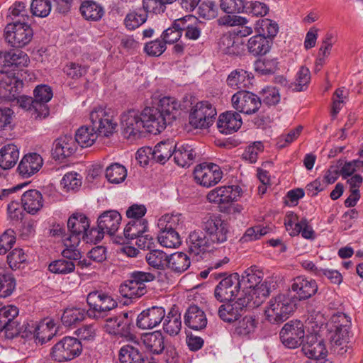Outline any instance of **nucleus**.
<instances>
[{"label": "nucleus", "mask_w": 363, "mask_h": 363, "mask_svg": "<svg viewBox=\"0 0 363 363\" xmlns=\"http://www.w3.org/2000/svg\"><path fill=\"white\" fill-rule=\"evenodd\" d=\"M86 312L82 308H67L65 310L61 320L64 325L71 327L81 321H82Z\"/></svg>", "instance_id": "nucleus-53"}, {"label": "nucleus", "mask_w": 363, "mask_h": 363, "mask_svg": "<svg viewBox=\"0 0 363 363\" xmlns=\"http://www.w3.org/2000/svg\"><path fill=\"white\" fill-rule=\"evenodd\" d=\"M194 177L196 183L209 188L221 180L223 172L220 167L214 163H202L196 166Z\"/></svg>", "instance_id": "nucleus-11"}, {"label": "nucleus", "mask_w": 363, "mask_h": 363, "mask_svg": "<svg viewBox=\"0 0 363 363\" xmlns=\"http://www.w3.org/2000/svg\"><path fill=\"white\" fill-rule=\"evenodd\" d=\"M253 78L251 72L242 69H236L228 74L226 83L230 88L242 91L250 87Z\"/></svg>", "instance_id": "nucleus-29"}, {"label": "nucleus", "mask_w": 363, "mask_h": 363, "mask_svg": "<svg viewBox=\"0 0 363 363\" xmlns=\"http://www.w3.org/2000/svg\"><path fill=\"white\" fill-rule=\"evenodd\" d=\"M121 221V214L114 210L106 211L98 218V227L110 235H113L118 230Z\"/></svg>", "instance_id": "nucleus-30"}, {"label": "nucleus", "mask_w": 363, "mask_h": 363, "mask_svg": "<svg viewBox=\"0 0 363 363\" xmlns=\"http://www.w3.org/2000/svg\"><path fill=\"white\" fill-rule=\"evenodd\" d=\"M231 101L233 108L240 113H255L262 104L257 95L245 90L233 94Z\"/></svg>", "instance_id": "nucleus-14"}, {"label": "nucleus", "mask_w": 363, "mask_h": 363, "mask_svg": "<svg viewBox=\"0 0 363 363\" xmlns=\"http://www.w3.org/2000/svg\"><path fill=\"white\" fill-rule=\"evenodd\" d=\"M34 98L28 96H19L16 105L22 111L32 113H48V102L52 98V89L45 84L37 86L33 91Z\"/></svg>", "instance_id": "nucleus-1"}, {"label": "nucleus", "mask_w": 363, "mask_h": 363, "mask_svg": "<svg viewBox=\"0 0 363 363\" xmlns=\"http://www.w3.org/2000/svg\"><path fill=\"white\" fill-rule=\"evenodd\" d=\"M247 46L248 52L254 56L264 55L269 51L271 42L267 38L257 33L248 40Z\"/></svg>", "instance_id": "nucleus-42"}, {"label": "nucleus", "mask_w": 363, "mask_h": 363, "mask_svg": "<svg viewBox=\"0 0 363 363\" xmlns=\"http://www.w3.org/2000/svg\"><path fill=\"white\" fill-rule=\"evenodd\" d=\"M257 321L252 316H245L239 321L235 329V334L240 337H247L255 332Z\"/></svg>", "instance_id": "nucleus-56"}, {"label": "nucleus", "mask_w": 363, "mask_h": 363, "mask_svg": "<svg viewBox=\"0 0 363 363\" xmlns=\"http://www.w3.org/2000/svg\"><path fill=\"white\" fill-rule=\"evenodd\" d=\"M302 351L307 357L315 360L325 357L328 353L323 340L315 334L306 335L302 343Z\"/></svg>", "instance_id": "nucleus-22"}, {"label": "nucleus", "mask_w": 363, "mask_h": 363, "mask_svg": "<svg viewBox=\"0 0 363 363\" xmlns=\"http://www.w3.org/2000/svg\"><path fill=\"white\" fill-rule=\"evenodd\" d=\"M251 296L242 297V295L238 300L226 301L225 303L222 304L218 311L219 318L224 322L233 323L238 320L243 314L245 308L250 306V299Z\"/></svg>", "instance_id": "nucleus-13"}, {"label": "nucleus", "mask_w": 363, "mask_h": 363, "mask_svg": "<svg viewBox=\"0 0 363 363\" xmlns=\"http://www.w3.org/2000/svg\"><path fill=\"white\" fill-rule=\"evenodd\" d=\"M207 318L205 312L196 305H191L184 314V323L189 328L200 330L206 327Z\"/></svg>", "instance_id": "nucleus-28"}, {"label": "nucleus", "mask_w": 363, "mask_h": 363, "mask_svg": "<svg viewBox=\"0 0 363 363\" xmlns=\"http://www.w3.org/2000/svg\"><path fill=\"white\" fill-rule=\"evenodd\" d=\"M202 229L206 233L211 245L225 242L230 233L229 224L220 216L206 218L202 223Z\"/></svg>", "instance_id": "nucleus-9"}, {"label": "nucleus", "mask_w": 363, "mask_h": 363, "mask_svg": "<svg viewBox=\"0 0 363 363\" xmlns=\"http://www.w3.org/2000/svg\"><path fill=\"white\" fill-rule=\"evenodd\" d=\"M148 11L145 9L130 11L124 19L125 27L130 30L140 27L147 21Z\"/></svg>", "instance_id": "nucleus-49"}, {"label": "nucleus", "mask_w": 363, "mask_h": 363, "mask_svg": "<svg viewBox=\"0 0 363 363\" xmlns=\"http://www.w3.org/2000/svg\"><path fill=\"white\" fill-rule=\"evenodd\" d=\"M282 344L290 349H294L302 345L305 337L303 323L293 320L284 324L279 333Z\"/></svg>", "instance_id": "nucleus-10"}, {"label": "nucleus", "mask_w": 363, "mask_h": 363, "mask_svg": "<svg viewBox=\"0 0 363 363\" xmlns=\"http://www.w3.org/2000/svg\"><path fill=\"white\" fill-rule=\"evenodd\" d=\"M207 234L203 230L191 232L186 239L189 252L194 257H201L211 247Z\"/></svg>", "instance_id": "nucleus-19"}, {"label": "nucleus", "mask_w": 363, "mask_h": 363, "mask_svg": "<svg viewBox=\"0 0 363 363\" xmlns=\"http://www.w3.org/2000/svg\"><path fill=\"white\" fill-rule=\"evenodd\" d=\"M142 340L145 348L152 354H160L164 350V337L160 330L143 335Z\"/></svg>", "instance_id": "nucleus-34"}, {"label": "nucleus", "mask_w": 363, "mask_h": 363, "mask_svg": "<svg viewBox=\"0 0 363 363\" xmlns=\"http://www.w3.org/2000/svg\"><path fill=\"white\" fill-rule=\"evenodd\" d=\"M86 302L89 306L86 315L94 320L104 319L118 306L117 301L102 290L91 291L86 296Z\"/></svg>", "instance_id": "nucleus-3"}, {"label": "nucleus", "mask_w": 363, "mask_h": 363, "mask_svg": "<svg viewBox=\"0 0 363 363\" xmlns=\"http://www.w3.org/2000/svg\"><path fill=\"white\" fill-rule=\"evenodd\" d=\"M190 264V259L186 254L177 252L169 255L167 267L180 274L187 270Z\"/></svg>", "instance_id": "nucleus-41"}, {"label": "nucleus", "mask_w": 363, "mask_h": 363, "mask_svg": "<svg viewBox=\"0 0 363 363\" xmlns=\"http://www.w3.org/2000/svg\"><path fill=\"white\" fill-rule=\"evenodd\" d=\"M220 52L226 55H237L239 53V46L235 43V37L230 34L223 35L218 42Z\"/></svg>", "instance_id": "nucleus-58"}, {"label": "nucleus", "mask_w": 363, "mask_h": 363, "mask_svg": "<svg viewBox=\"0 0 363 363\" xmlns=\"http://www.w3.org/2000/svg\"><path fill=\"white\" fill-rule=\"evenodd\" d=\"M180 106L177 99L164 96L159 101L157 110L159 113H172L174 111H179Z\"/></svg>", "instance_id": "nucleus-63"}, {"label": "nucleus", "mask_w": 363, "mask_h": 363, "mask_svg": "<svg viewBox=\"0 0 363 363\" xmlns=\"http://www.w3.org/2000/svg\"><path fill=\"white\" fill-rule=\"evenodd\" d=\"M239 274L233 273L223 279L214 291L216 298L220 302L233 301L242 287Z\"/></svg>", "instance_id": "nucleus-12"}, {"label": "nucleus", "mask_w": 363, "mask_h": 363, "mask_svg": "<svg viewBox=\"0 0 363 363\" xmlns=\"http://www.w3.org/2000/svg\"><path fill=\"white\" fill-rule=\"evenodd\" d=\"M21 203L23 209L28 213L34 215L43 206V199L41 193L36 189H30L24 192L21 196Z\"/></svg>", "instance_id": "nucleus-33"}, {"label": "nucleus", "mask_w": 363, "mask_h": 363, "mask_svg": "<svg viewBox=\"0 0 363 363\" xmlns=\"http://www.w3.org/2000/svg\"><path fill=\"white\" fill-rule=\"evenodd\" d=\"M274 287L275 284L272 280H265L248 291L242 290L240 294L242 297L250 296L249 307H253L262 303L263 299L269 295L272 289H274Z\"/></svg>", "instance_id": "nucleus-25"}, {"label": "nucleus", "mask_w": 363, "mask_h": 363, "mask_svg": "<svg viewBox=\"0 0 363 363\" xmlns=\"http://www.w3.org/2000/svg\"><path fill=\"white\" fill-rule=\"evenodd\" d=\"M155 279V276L150 272L141 271L133 272L129 279L121 284L119 288L121 295L130 299H135L145 295L147 290L146 282Z\"/></svg>", "instance_id": "nucleus-5"}, {"label": "nucleus", "mask_w": 363, "mask_h": 363, "mask_svg": "<svg viewBox=\"0 0 363 363\" xmlns=\"http://www.w3.org/2000/svg\"><path fill=\"white\" fill-rule=\"evenodd\" d=\"M127 177L125 167L119 163H113L106 169V177L112 184H119Z\"/></svg>", "instance_id": "nucleus-52"}, {"label": "nucleus", "mask_w": 363, "mask_h": 363, "mask_svg": "<svg viewBox=\"0 0 363 363\" xmlns=\"http://www.w3.org/2000/svg\"><path fill=\"white\" fill-rule=\"evenodd\" d=\"M263 279V272L257 267L252 266L247 269L242 275L241 286L245 291H248L260 284Z\"/></svg>", "instance_id": "nucleus-45"}, {"label": "nucleus", "mask_w": 363, "mask_h": 363, "mask_svg": "<svg viewBox=\"0 0 363 363\" xmlns=\"http://www.w3.org/2000/svg\"><path fill=\"white\" fill-rule=\"evenodd\" d=\"M43 164V158L39 154L29 153L21 159L18 172L22 177L29 178L39 171Z\"/></svg>", "instance_id": "nucleus-27"}, {"label": "nucleus", "mask_w": 363, "mask_h": 363, "mask_svg": "<svg viewBox=\"0 0 363 363\" xmlns=\"http://www.w3.org/2000/svg\"><path fill=\"white\" fill-rule=\"evenodd\" d=\"M147 228V221L145 220L130 221L124 229V236L128 240L137 238L146 231Z\"/></svg>", "instance_id": "nucleus-54"}, {"label": "nucleus", "mask_w": 363, "mask_h": 363, "mask_svg": "<svg viewBox=\"0 0 363 363\" xmlns=\"http://www.w3.org/2000/svg\"><path fill=\"white\" fill-rule=\"evenodd\" d=\"M181 19L184 20L185 37L192 40L199 39L201 34V30L203 28V23L196 21L194 23H188V21L194 19L191 16H186L184 18H181Z\"/></svg>", "instance_id": "nucleus-55"}, {"label": "nucleus", "mask_w": 363, "mask_h": 363, "mask_svg": "<svg viewBox=\"0 0 363 363\" xmlns=\"http://www.w3.org/2000/svg\"><path fill=\"white\" fill-rule=\"evenodd\" d=\"M18 315V309L13 306H0V332L4 331L8 339L17 337L18 333L16 329L15 318Z\"/></svg>", "instance_id": "nucleus-17"}, {"label": "nucleus", "mask_w": 363, "mask_h": 363, "mask_svg": "<svg viewBox=\"0 0 363 363\" xmlns=\"http://www.w3.org/2000/svg\"><path fill=\"white\" fill-rule=\"evenodd\" d=\"M79 10L83 17L88 21H99L104 14V8L92 0L83 1Z\"/></svg>", "instance_id": "nucleus-44"}, {"label": "nucleus", "mask_w": 363, "mask_h": 363, "mask_svg": "<svg viewBox=\"0 0 363 363\" xmlns=\"http://www.w3.org/2000/svg\"><path fill=\"white\" fill-rule=\"evenodd\" d=\"M82 352V345L79 339L73 337H65L58 341L51 349L52 359L58 362H65L79 357Z\"/></svg>", "instance_id": "nucleus-7"}, {"label": "nucleus", "mask_w": 363, "mask_h": 363, "mask_svg": "<svg viewBox=\"0 0 363 363\" xmlns=\"http://www.w3.org/2000/svg\"><path fill=\"white\" fill-rule=\"evenodd\" d=\"M179 216L177 215H164L158 220V227L160 230L158 235V242L163 247L168 248H175L179 247L181 243V238L176 230L179 225Z\"/></svg>", "instance_id": "nucleus-6"}, {"label": "nucleus", "mask_w": 363, "mask_h": 363, "mask_svg": "<svg viewBox=\"0 0 363 363\" xmlns=\"http://www.w3.org/2000/svg\"><path fill=\"white\" fill-rule=\"evenodd\" d=\"M51 2L50 0H33L30 4V11L33 16L44 18L51 11Z\"/></svg>", "instance_id": "nucleus-64"}, {"label": "nucleus", "mask_w": 363, "mask_h": 363, "mask_svg": "<svg viewBox=\"0 0 363 363\" xmlns=\"http://www.w3.org/2000/svg\"><path fill=\"white\" fill-rule=\"evenodd\" d=\"M162 307L152 306L142 311L138 316L137 325L142 329H151L158 325L164 318Z\"/></svg>", "instance_id": "nucleus-23"}, {"label": "nucleus", "mask_w": 363, "mask_h": 363, "mask_svg": "<svg viewBox=\"0 0 363 363\" xmlns=\"http://www.w3.org/2000/svg\"><path fill=\"white\" fill-rule=\"evenodd\" d=\"M48 269L52 273L67 274L74 271L75 264L72 261L62 258L51 262Z\"/></svg>", "instance_id": "nucleus-59"}, {"label": "nucleus", "mask_w": 363, "mask_h": 363, "mask_svg": "<svg viewBox=\"0 0 363 363\" xmlns=\"http://www.w3.org/2000/svg\"><path fill=\"white\" fill-rule=\"evenodd\" d=\"M16 288V280L12 274H0V297L6 298L11 295Z\"/></svg>", "instance_id": "nucleus-62"}, {"label": "nucleus", "mask_w": 363, "mask_h": 363, "mask_svg": "<svg viewBox=\"0 0 363 363\" xmlns=\"http://www.w3.org/2000/svg\"><path fill=\"white\" fill-rule=\"evenodd\" d=\"M296 301L289 291L277 295L269 302V308L266 311L267 320L273 324L284 322L294 311Z\"/></svg>", "instance_id": "nucleus-2"}, {"label": "nucleus", "mask_w": 363, "mask_h": 363, "mask_svg": "<svg viewBox=\"0 0 363 363\" xmlns=\"http://www.w3.org/2000/svg\"><path fill=\"white\" fill-rule=\"evenodd\" d=\"M272 230V228L269 226L257 225L249 228L247 229L240 240L245 242L259 240L264 235L270 233Z\"/></svg>", "instance_id": "nucleus-61"}, {"label": "nucleus", "mask_w": 363, "mask_h": 363, "mask_svg": "<svg viewBox=\"0 0 363 363\" xmlns=\"http://www.w3.org/2000/svg\"><path fill=\"white\" fill-rule=\"evenodd\" d=\"M19 158V151L14 144L4 145L0 150V167L3 169L12 168Z\"/></svg>", "instance_id": "nucleus-39"}, {"label": "nucleus", "mask_w": 363, "mask_h": 363, "mask_svg": "<svg viewBox=\"0 0 363 363\" xmlns=\"http://www.w3.org/2000/svg\"><path fill=\"white\" fill-rule=\"evenodd\" d=\"M184 20L180 18L174 21L170 27L164 30L160 38L165 44L177 43L182 35L184 30Z\"/></svg>", "instance_id": "nucleus-46"}, {"label": "nucleus", "mask_w": 363, "mask_h": 363, "mask_svg": "<svg viewBox=\"0 0 363 363\" xmlns=\"http://www.w3.org/2000/svg\"><path fill=\"white\" fill-rule=\"evenodd\" d=\"M23 87V82L5 70H0V113H14L11 100Z\"/></svg>", "instance_id": "nucleus-4"}, {"label": "nucleus", "mask_w": 363, "mask_h": 363, "mask_svg": "<svg viewBox=\"0 0 363 363\" xmlns=\"http://www.w3.org/2000/svg\"><path fill=\"white\" fill-rule=\"evenodd\" d=\"M89 228V219L84 214L73 213L67 220L68 235L66 238L74 243H79Z\"/></svg>", "instance_id": "nucleus-18"}, {"label": "nucleus", "mask_w": 363, "mask_h": 363, "mask_svg": "<svg viewBox=\"0 0 363 363\" xmlns=\"http://www.w3.org/2000/svg\"><path fill=\"white\" fill-rule=\"evenodd\" d=\"M295 292L294 298L302 301L308 299L315 295L318 291V285L315 280L303 277H297L294 279L291 286Z\"/></svg>", "instance_id": "nucleus-21"}, {"label": "nucleus", "mask_w": 363, "mask_h": 363, "mask_svg": "<svg viewBox=\"0 0 363 363\" xmlns=\"http://www.w3.org/2000/svg\"><path fill=\"white\" fill-rule=\"evenodd\" d=\"M311 81V72L308 68L301 67L297 72L294 82H291L289 88L293 91H303L306 90Z\"/></svg>", "instance_id": "nucleus-51"}, {"label": "nucleus", "mask_w": 363, "mask_h": 363, "mask_svg": "<svg viewBox=\"0 0 363 363\" xmlns=\"http://www.w3.org/2000/svg\"><path fill=\"white\" fill-rule=\"evenodd\" d=\"M177 145L174 141L167 140L157 143L153 150L147 147L148 155L152 159L161 164L165 163L174 154Z\"/></svg>", "instance_id": "nucleus-31"}, {"label": "nucleus", "mask_w": 363, "mask_h": 363, "mask_svg": "<svg viewBox=\"0 0 363 363\" xmlns=\"http://www.w3.org/2000/svg\"><path fill=\"white\" fill-rule=\"evenodd\" d=\"M44 327L45 325L43 324H38L37 322L33 321L24 323L21 326L16 322V329L18 332L17 337L35 338L36 340H38L40 342L41 344H43L51 338L50 335H49L48 337L40 335L41 329Z\"/></svg>", "instance_id": "nucleus-32"}, {"label": "nucleus", "mask_w": 363, "mask_h": 363, "mask_svg": "<svg viewBox=\"0 0 363 363\" xmlns=\"http://www.w3.org/2000/svg\"><path fill=\"white\" fill-rule=\"evenodd\" d=\"M77 148L76 140L72 135H62L54 141L52 155L56 160H63L72 155Z\"/></svg>", "instance_id": "nucleus-20"}, {"label": "nucleus", "mask_w": 363, "mask_h": 363, "mask_svg": "<svg viewBox=\"0 0 363 363\" xmlns=\"http://www.w3.org/2000/svg\"><path fill=\"white\" fill-rule=\"evenodd\" d=\"M6 41L12 47L23 48L33 38V33L28 23L15 21L9 23L4 30Z\"/></svg>", "instance_id": "nucleus-8"}, {"label": "nucleus", "mask_w": 363, "mask_h": 363, "mask_svg": "<svg viewBox=\"0 0 363 363\" xmlns=\"http://www.w3.org/2000/svg\"><path fill=\"white\" fill-rule=\"evenodd\" d=\"M143 123L141 115H121V123L124 137L131 141L141 138L144 136Z\"/></svg>", "instance_id": "nucleus-16"}, {"label": "nucleus", "mask_w": 363, "mask_h": 363, "mask_svg": "<svg viewBox=\"0 0 363 363\" xmlns=\"http://www.w3.org/2000/svg\"><path fill=\"white\" fill-rule=\"evenodd\" d=\"M195 156L194 150L191 146L188 145H182L179 147L176 146L174 160L179 166L182 167L190 166L194 160Z\"/></svg>", "instance_id": "nucleus-47"}, {"label": "nucleus", "mask_w": 363, "mask_h": 363, "mask_svg": "<svg viewBox=\"0 0 363 363\" xmlns=\"http://www.w3.org/2000/svg\"><path fill=\"white\" fill-rule=\"evenodd\" d=\"M121 363H145V354L136 347L130 345L123 346L118 354Z\"/></svg>", "instance_id": "nucleus-40"}, {"label": "nucleus", "mask_w": 363, "mask_h": 363, "mask_svg": "<svg viewBox=\"0 0 363 363\" xmlns=\"http://www.w3.org/2000/svg\"><path fill=\"white\" fill-rule=\"evenodd\" d=\"M215 115H189V124L194 129H206L214 122Z\"/></svg>", "instance_id": "nucleus-60"}, {"label": "nucleus", "mask_w": 363, "mask_h": 363, "mask_svg": "<svg viewBox=\"0 0 363 363\" xmlns=\"http://www.w3.org/2000/svg\"><path fill=\"white\" fill-rule=\"evenodd\" d=\"M285 225L286 230L289 231L291 236L298 235L299 233H301L302 237L306 239H314L315 238L314 230L305 218H302L295 223L290 219L285 223Z\"/></svg>", "instance_id": "nucleus-36"}, {"label": "nucleus", "mask_w": 363, "mask_h": 363, "mask_svg": "<svg viewBox=\"0 0 363 363\" xmlns=\"http://www.w3.org/2000/svg\"><path fill=\"white\" fill-rule=\"evenodd\" d=\"M241 125V115H220L217 122L219 131L225 135L236 132Z\"/></svg>", "instance_id": "nucleus-35"}, {"label": "nucleus", "mask_w": 363, "mask_h": 363, "mask_svg": "<svg viewBox=\"0 0 363 363\" xmlns=\"http://www.w3.org/2000/svg\"><path fill=\"white\" fill-rule=\"evenodd\" d=\"M91 121L98 135L110 137L118 127V121L113 115H91Z\"/></svg>", "instance_id": "nucleus-26"}, {"label": "nucleus", "mask_w": 363, "mask_h": 363, "mask_svg": "<svg viewBox=\"0 0 363 363\" xmlns=\"http://www.w3.org/2000/svg\"><path fill=\"white\" fill-rule=\"evenodd\" d=\"M144 121V129L147 132L157 135L164 130L176 119L174 115H141Z\"/></svg>", "instance_id": "nucleus-24"}, {"label": "nucleus", "mask_w": 363, "mask_h": 363, "mask_svg": "<svg viewBox=\"0 0 363 363\" xmlns=\"http://www.w3.org/2000/svg\"><path fill=\"white\" fill-rule=\"evenodd\" d=\"M104 328L109 334L125 335L128 333L127 323L121 322L117 315L107 318Z\"/></svg>", "instance_id": "nucleus-57"}, {"label": "nucleus", "mask_w": 363, "mask_h": 363, "mask_svg": "<svg viewBox=\"0 0 363 363\" xmlns=\"http://www.w3.org/2000/svg\"><path fill=\"white\" fill-rule=\"evenodd\" d=\"M206 198L211 203H229L235 200V194L233 193L232 186H224L216 187L210 191Z\"/></svg>", "instance_id": "nucleus-38"}, {"label": "nucleus", "mask_w": 363, "mask_h": 363, "mask_svg": "<svg viewBox=\"0 0 363 363\" xmlns=\"http://www.w3.org/2000/svg\"><path fill=\"white\" fill-rule=\"evenodd\" d=\"M181 328V314L178 310L172 308L163 318V330L170 336H175L180 333Z\"/></svg>", "instance_id": "nucleus-37"}, {"label": "nucleus", "mask_w": 363, "mask_h": 363, "mask_svg": "<svg viewBox=\"0 0 363 363\" xmlns=\"http://www.w3.org/2000/svg\"><path fill=\"white\" fill-rule=\"evenodd\" d=\"M169 255L159 250H150L146 255L145 259L147 264L157 269H164L167 265Z\"/></svg>", "instance_id": "nucleus-50"}, {"label": "nucleus", "mask_w": 363, "mask_h": 363, "mask_svg": "<svg viewBox=\"0 0 363 363\" xmlns=\"http://www.w3.org/2000/svg\"><path fill=\"white\" fill-rule=\"evenodd\" d=\"M255 30L257 34L269 39L277 35L279 26L276 22L269 18H263L256 22Z\"/></svg>", "instance_id": "nucleus-48"}, {"label": "nucleus", "mask_w": 363, "mask_h": 363, "mask_svg": "<svg viewBox=\"0 0 363 363\" xmlns=\"http://www.w3.org/2000/svg\"><path fill=\"white\" fill-rule=\"evenodd\" d=\"M29 62L28 55L21 50L0 51V67L5 72L21 69Z\"/></svg>", "instance_id": "nucleus-15"}, {"label": "nucleus", "mask_w": 363, "mask_h": 363, "mask_svg": "<svg viewBox=\"0 0 363 363\" xmlns=\"http://www.w3.org/2000/svg\"><path fill=\"white\" fill-rule=\"evenodd\" d=\"M98 138V135L94 127L82 125L75 133L74 140L76 145H80L82 147H88L91 146Z\"/></svg>", "instance_id": "nucleus-43"}]
</instances>
